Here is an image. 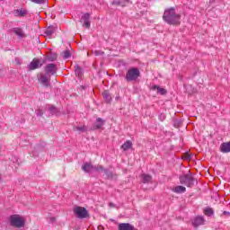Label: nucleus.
Returning a JSON list of instances; mask_svg holds the SVG:
<instances>
[{"mask_svg":"<svg viewBox=\"0 0 230 230\" xmlns=\"http://www.w3.org/2000/svg\"><path fill=\"white\" fill-rule=\"evenodd\" d=\"M163 20L167 24L175 26L180 24L179 21H181V14H177V13H175V7H170L164 10Z\"/></svg>","mask_w":230,"mask_h":230,"instance_id":"1","label":"nucleus"},{"mask_svg":"<svg viewBox=\"0 0 230 230\" xmlns=\"http://www.w3.org/2000/svg\"><path fill=\"white\" fill-rule=\"evenodd\" d=\"M91 172H103L107 177V179H112L114 177V173L108 169L103 168L102 165L94 166L92 163L87 164V172L91 173Z\"/></svg>","mask_w":230,"mask_h":230,"instance_id":"2","label":"nucleus"},{"mask_svg":"<svg viewBox=\"0 0 230 230\" xmlns=\"http://www.w3.org/2000/svg\"><path fill=\"white\" fill-rule=\"evenodd\" d=\"M181 184H184V186H187V188H193L195 184H197V179L191 175V172L181 175L179 177Z\"/></svg>","mask_w":230,"mask_h":230,"instance_id":"3","label":"nucleus"},{"mask_svg":"<svg viewBox=\"0 0 230 230\" xmlns=\"http://www.w3.org/2000/svg\"><path fill=\"white\" fill-rule=\"evenodd\" d=\"M10 226L12 227H17L18 229H21V227H24L25 220L22 217L19 215H12L9 217Z\"/></svg>","mask_w":230,"mask_h":230,"instance_id":"4","label":"nucleus"},{"mask_svg":"<svg viewBox=\"0 0 230 230\" xmlns=\"http://www.w3.org/2000/svg\"><path fill=\"white\" fill-rule=\"evenodd\" d=\"M138 76H141V73L139 72V68L133 67L128 70L126 74L127 82H136Z\"/></svg>","mask_w":230,"mask_h":230,"instance_id":"5","label":"nucleus"},{"mask_svg":"<svg viewBox=\"0 0 230 230\" xmlns=\"http://www.w3.org/2000/svg\"><path fill=\"white\" fill-rule=\"evenodd\" d=\"M74 217L75 218H87V208L82 207H75L74 208Z\"/></svg>","mask_w":230,"mask_h":230,"instance_id":"6","label":"nucleus"},{"mask_svg":"<svg viewBox=\"0 0 230 230\" xmlns=\"http://www.w3.org/2000/svg\"><path fill=\"white\" fill-rule=\"evenodd\" d=\"M38 81L43 87H50L51 86V76H48L44 74H40Z\"/></svg>","mask_w":230,"mask_h":230,"instance_id":"7","label":"nucleus"},{"mask_svg":"<svg viewBox=\"0 0 230 230\" xmlns=\"http://www.w3.org/2000/svg\"><path fill=\"white\" fill-rule=\"evenodd\" d=\"M41 66L42 64H40V59L33 58L32 61L27 66V69H29V71H35V69H39V67Z\"/></svg>","mask_w":230,"mask_h":230,"instance_id":"8","label":"nucleus"},{"mask_svg":"<svg viewBox=\"0 0 230 230\" xmlns=\"http://www.w3.org/2000/svg\"><path fill=\"white\" fill-rule=\"evenodd\" d=\"M45 73L47 75H57V65L50 63L45 66Z\"/></svg>","mask_w":230,"mask_h":230,"instance_id":"9","label":"nucleus"},{"mask_svg":"<svg viewBox=\"0 0 230 230\" xmlns=\"http://www.w3.org/2000/svg\"><path fill=\"white\" fill-rule=\"evenodd\" d=\"M75 75L82 82V78H84V68L80 66V65L75 66Z\"/></svg>","mask_w":230,"mask_h":230,"instance_id":"10","label":"nucleus"},{"mask_svg":"<svg viewBox=\"0 0 230 230\" xmlns=\"http://www.w3.org/2000/svg\"><path fill=\"white\" fill-rule=\"evenodd\" d=\"M103 125H105V120H103L102 118H97L96 122L91 128V130H100Z\"/></svg>","mask_w":230,"mask_h":230,"instance_id":"11","label":"nucleus"},{"mask_svg":"<svg viewBox=\"0 0 230 230\" xmlns=\"http://www.w3.org/2000/svg\"><path fill=\"white\" fill-rule=\"evenodd\" d=\"M119 230H136V227L130 223H120L118 227Z\"/></svg>","mask_w":230,"mask_h":230,"instance_id":"12","label":"nucleus"},{"mask_svg":"<svg viewBox=\"0 0 230 230\" xmlns=\"http://www.w3.org/2000/svg\"><path fill=\"white\" fill-rule=\"evenodd\" d=\"M205 222H206V220L204 219V217L199 216L194 219L192 224H193L194 227H199V226H204Z\"/></svg>","mask_w":230,"mask_h":230,"instance_id":"13","label":"nucleus"},{"mask_svg":"<svg viewBox=\"0 0 230 230\" xmlns=\"http://www.w3.org/2000/svg\"><path fill=\"white\" fill-rule=\"evenodd\" d=\"M58 30V27L56 25H50L45 30V34L47 37H51L53 33H55Z\"/></svg>","mask_w":230,"mask_h":230,"instance_id":"14","label":"nucleus"},{"mask_svg":"<svg viewBox=\"0 0 230 230\" xmlns=\"http://www.w3.org/2000/svg\"><path fill=\"white\" fill-rule=\"evenodd\" d=\"M220 150L223 154H229L230 152V141L224 142L220 146Z\"/></svg>","mask_w":230,"mask_h":230,"instance_id":"15","label":"nucleus"},{"mask_svg":"<svg viewBox=\"0 0 230 230\" xmlns=\"http://www.w3.org/2000/svg\"><path fill=\"white\" fill-rule=\"evenodd\" d=\"M130 3V0H113L111 4L116 6H127Z\"/></svg>","mask_w":230,"mask_h":230,"instance_id":"16","label":"nucleus"},{"mask_svg":"<svg viewBox=\"0 0 230 230\" xmlns=\"http://www.w3.org/2000/svg\"><path fill=\"white\" fill-rule=\"evenodd\" d=\"M13 13L16 17H26V15H28V11L25 9H16L13 11Z\"/></svg>","mask_w":230,"mask_h":230,"instance_id":"17","label":"nucleus"},{"mask_svg":"<svg viewBox=\"0 0 230 230\" xmlns=\"http://www.w3.org/2000/svg\"><path fill=\"white\" fill-rule=\"evenodd\" d=\"M13 33L19 37V39H24V31H22V29L21 28H14L13 30Z\"/></svg>","mask_w":230,"mask_h":230,"instance_id":"18","label":"nucleus"},{"mask_svg":"<svg viewBox=\"0 0 230 230\" xmlns=\"http://www.w3.org/2000/svg\"><path fill=\"white\" fill-rule=\"evenodd\" d=\"M141 178L144 184H148V182H152V176L149 174H142Z\"/></svg>","mask_w":230,"mask_h":230,"instance_id":"19","label":"nucleus"},{"mask_svg":"<svg viewBox=\"0 0 230 230\" xmlns=\"http://www.w3.org/2000/svg\"><path fill=\"white\" fill-rule=\"evenodd\" d=\"M203 213H204V215H206V217H213V215H215V210H213V208L208 207V208H204Z\"/></svg>","mask_w":230,"mask_h":230,"instance_id":"20","label":"nucleus"},{"mask_svg":"<svg viewBox=\"0 0 230 230\" xmlns=\"http://www.w3.org/2000/svg\"><path fill=\"white\" fill-rule=\"evenodd\" d=\"M122 150H130L132 148V141L127 140L122 146H121Z\"/></svg>","mask_w":230,"mask_h":230,"instance_id":"21","label":"nucleus"},{"mask_svg":"<svg viewBox=\"0 0 230 230\" xmlns=\"http://www.w3.org/2000/svg\"><path fill=\"white\" fill-rule=\"evenodd\" d=\"M152 89H153V91H155V89H156V90H157V93H159L162 94V95H164V94H166V93H167L166 89L161 88L160 86H157V85H154V86L152 87Z\"/></svg>","mask_w":230,"mask_h":230,"instance_id":"22","label":"nucleus"},{"mask_svg":"<svg viewBox=\"0 0 230 230\" xmlns=\"http://www.w3.org/2000/svg\"><path fill=\"white\" fill-rule=\"evenodd\" d=\"M174 193H184L186 192V187L184 186H176L173 190Z\"/></svg>","mask_w":230,"mask_h":230,"instance_id":"23","label":"nucleus"},{"mask_svg":"<svg viewBox=\"0 0 230 230\" xmlns=\"http://www.w3.org/2000/svg\"><path fill=\"white\" fill-rule=\"evenodd\" d=\"M80 22L83 24L84 28H87V13L81 16Z\"/></svg>","mask_w":230,"mask_h":230,"instance_id":"24","label":"nucleus"},{"mask_svg":"<svg viewBox=\"0 0 230 230\" xmlns=\"http://www.w3.org/2000/svg\"><path fill=\"white\" fill-rule=\"evenodd\" d=\"M102 96L104 98V100H106V102H111V100H112V97H111V93H109V91H104L102 93Z\"/></svg>","mask_w":230,"mask_h":230,"instance_id":"25","label":"nucleus"},{"mask_svg":"<svg viewBox=\"0 0 230 230\" xmlns=\"http://www.w3.org/2000/svg\"><path fill=\"white\" fill-rule=\"evenodd\" d=\"M49 112H50V114H52V115H57V114H58V112H60V110H58L57 107H55V106H50L49 108Z\"/></svg>","mask_w":230,"mask_h":230,"instance_id":"26","label":"nucleus"},{"mask_svg":"<svg viewBox=\"0 0 230 230\" xmlns=\"http://www.w3.org/2000/svg\"><path fill=\"white\" fill-rule=\"evenodd\" d=\"M62 56H63V58H65V60H67V58H71V52L69 50H64L62 52Z\"/></svg>","mask_w":230,"mask_h":230,"instance_id":"27","label":"nucleus"},{"mask_svg":"<svg viewBox=\"0 0 230 230\" xmlns=\"http://www.w3.org/2000/svg\"><path fill=\"white\" fill-rule=\"evenodd\" d=\"M31 3H35V4H45L48 0H31Z\"/></svg>","mask_w":230,"mask_h":230,"instance_id":"28","label":"nucleus"},{"mask_svg":"<svg viewBox=\"0 0 230 230\" xmlns=\"http://www.w3.org/2000/svg\"><path fill=\"white\" fill-rule=\"evenodd\" d=\"M74 130H75L77 132H84L85 131V127L77 126V127L74 128Z\"/></svg>","mask_w":230,"mask_h":230,"instance_id":"29","label":"nucleus"},{"mask_svg":"<svg viewBox=\"0 0 230 230\" xmlns=\"http://www.w3.org/2000/svg\"><path fill=\"white\" fill-rule=\"evenodd\" d=\"M14 61H15V64H17L18 66H21V64H22V58H15Z\"/></svg>","mask_w":230,"mask_h":230,"instance_id":"30","label":"nucleus"},{"mask_svg":"<svg viewBox=\"0 0 230 230\" xmlns=\"http://www.w3.org/2000/svg\"><path fill=\"white\" fill-rule=\"evenodd\" d=\"M93 54L95 55V57H99V55H105V52L101 50H94Z\"/></svg>","mask_w":230,"mask_h":230,"instance_id":"31","label":"nucleus"},{"mask_svg":"<svg viewBox=\"0 0 230 230\" xmlns=\"http://www.w3.org/2000/svg\"><path fill=\"white\" fill-rule=\"evenodd\" d=\"M85 89H87L86 85H81L80 87H78V91H80L82 93V91H85Z\"/></svg>","mask_w":230,"mask_h":230,"instance_id":"32","label":"nucleus"},{"mask_svg":"<svg viewBox=\"0 0 230 230\" xmlns=\"http://www.w3.org/2000/svg\"><path fill=\"white\" fill-rule=\"evenodd\" d=\"M44 112L41 111V110H37L36 111V115L37 116H43Z\"/></svg>","mask_w":230,"mask_h":230,"instance_id":"33","label":"nucleus"},{"mask_svg":"<svg viewBox=\"0 0 230 230\" xmlns=\"http://www.w3.org/2000/svg\"><path fill=\"white\" fill-rule=\"evenodd\" d=\"M82 170L84 172H85V173H87V164H84L83 166H82Z\"/></svg>","mask_w":230,"mask_h":230,"instance_id":"34","label":"nucleus"},{"mask_svg":"<svg viewBox=\"0 0 230 230\" xmlns=\"http://www.w3.org/2000/svg\"><path fill=\"white\" fill-rule=\"evenodd\" d=\"M164 118H165L164 114L161 113V114L159 115V119H160V121H164Z\"/></svg>","mask_w":230,"mask_h":230,"instance_id":"35","label":"nucleus"},{"mask_svg":"<svg viewBox=\"0 0 230 230\" xmlns=\"http://www.w3.org/2000/svg\"><path fill=\"white\" fill-rule=\"evenodd\" d=\"M223 215H227L228 217H230V212L229 211H224Z\"/></svg>","mask_w":230,"mask_h":230,"instance_id":"36","label":"nucleus"},{"mask_svg":"<svg viewBox=\"0 0 230 230\" xmlns=\"http://www.w3.org/2000/svg\"><path fill=\"white\" fill-rule=\"evenodd\" d=\"M110 208H114V203H109Z\"/></svg>","mask_w":230,"mask_h":230,"instance_id":"37","label":"nucleus"},{"mask_svg":"<svg viewBox=\"0 0 230 230\" xmlns=\"http://www.w3.org/2000/svg\"><path fill=\"white\" fill-rule=\"evenodd\" d=\"M89 26H91V22H87V28H89Z\"/></svg>","mask_w":230,"mask_h":230,"instance_id":"38","label":"nucleus"},{"mask_svg":"<svg viewBox=\"0 0 230 230\" xmlns=\"http://www.w3.org/2000/svg\"><path fill=\"white\" fill-rule=\"evenodd\" d=\"M79 48H80V49H85V47L80 46Z\"/></svg>","mask_w":230,"mask_h":230,"instance_id":"39","label":"nucleus"},{"mask_svg":"<svg viewBox=\"0 0 230 230\" xmlns=\"http://www.w3.org/2000/svg\"><path fill=\"white\" fill-rule=\"evenodd\" d=\"M50 62H53V58H49Z\"/></svg>","mask_w":230,"mask_h":230,"instance_id":"40","label":"nucleus"},{"mask_svg":"<svg viewBox=\"0 0 230 230\" xmlns=\"http://www.w3.org/2000/svg\"><path fill=\"white\" fill-rule=\"evenodd\" d=\"M90 15H91V14L88 13H87V17H89Z\"/></svg>","mask_w":230,"mask_h":230,"instance_id":"41","label":"nucleus"},{"mask_svg":"<svg viewBox=\"0 0 230 230\" xmlns=\"http://www.w3.org/2000/svg\"><path fill=\"white\" fill-rule=\"evenodd\" d=\"M190 156H188L187 159H190Z\"/></svg>","mask_w":230,"mask_h":230,"instance_id":"42","label":"nucleus"},{"mask_svg":"<svg viewBox=\"0 0 230 230\" xmlns=\"http://www.w3.org/2000/svg\"><path fill=\"white\" fill-rule=\"evenodd\" d=\"M87 217L89 218V214H87Z\"/></svg>","mask_w":230,"mask_h":230,"instance_id":"43","label":"nucleus"}]
</instances>
